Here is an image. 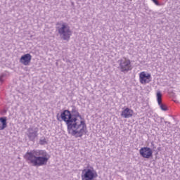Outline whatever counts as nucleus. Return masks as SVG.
Here are the masks:
<instances>
[{
    "mask_svg": "<svg viewBox=\"0 0 180 180\" xmlns=\"http://www.w3.org/2000/svg\"><path fill=\"white\" fill-rule=\"evenodd\" d=\"M60 117L68 127L69 134L73 136L76 139L82 137L84 134H86V124L82 120V116L78 112V108L75 105H72V110H64ZM78 117L81 121L78 120Z\"/></svg>",
    "mask_w": 180,
    "mask_h": 180,
    "instance_id": "f257e3e1",
    "label": "nucleus"
},
{
    "mask_svg": "<svg viewBox=\"0 0 180 180\" xmlns=\"http://www.w3.org/2000/svg\"><path fill=\"white\" fill-rule=\"evenodd\" d=\"M24 158L28 164H32L33 167H43V165H47L50 155L46 150H32L27 152Z\"/></svg>",
    "mask_w": 180,
    "mask_h": 180,
    "instance_id": "f03ea898",
    "label": "nucleus"
},
{
    "mask_svg": "<svg viewBox=\"0 0 180 180\" xmlns=\"http://www.w3.org/2000/svg\"><path fill=\"white\" fill-rule=\"evenodd\" d=\"M58 32L60 34V37L63 40H70V37H71V30L70 27L67 25L65 23H63L61 27H57Z\"/></svg>",
    "mask_w": 180,
    "mask_h": 180,
    "instance_id": "7ed1b4c3",
    "label": "nucleus"
},
{
    "mask_svg": "<svg viewBox=\"0 0 180 180\" xmlns=\"http://www.w3.org/2000/svg\"><path fill=\"white\" fill-rule=\"evenodd\" d=\"M118 63L119 68L121 72H124V74L129 72V71H131V70L133 69V68L131 67V62L129 59H120V60H118Z\"/></svg>",
    "mask_w": 180,
    "mask_h": 180,
    "instance_id": "20e7f679",
    "label": "nucleus"
},
{
    "mask_svg": "<svg viewBox=\"0 0 180 180\" xmlns=\"http://www.w3.org/2000/svg\"><path fill=\"white\" fill-rule=\"evenodd\" d=\"M95 178H98V173L96 171L92 169H84L82 171V180H94Z\"/></svg>",
    "mask_w": 180,
    "mask_h": 180,
    "instance_id": "39448f33",
    "label": "nucleus"
},
{
    "mask_svg": "<svg viewBox=\"0 0 180 180\" xmlns=\"http://www.w3.org/2000/svg\"><path fill=\"white\" fill-rule=\"evenodd\" d=\"M26 134L30 141H35L36 138L39 136V128L36 127H31L27 129Z\"/></svg>",
    "mask_w": 180,
    "mask_h": 180,
    "instance_id": "423d86ee",
    "label": "nucleus"
},
{
    "mask_svg": "<svg viewBox=\"0 0 180 180\" xmlns=\"http://www.w3.org/2000/svg\"><path fill=\"white\" fill-rule=\"evenodd\" d=\"M139 154L143 158H151L153 157V149L148 147H143L139 150Z\"/></svg>",
    "mask_w": 180,
    "mask_h": 180,
    "instance_id": "0eeeda50",
    "label": "nucleus"
},
{
    "mask_svg": "<svg viewBox=\"0 0 180 180\" xmlns=\"http://www.w3.org/2000/svg\"><path fill=\"white\" fill-rule=\"evenodd\" d=\"M156 97H157L158 103L161 110H163L164 112H167V110H168V107H167V105L162 103V94H161V91L157 92Z\"/></svg>",
    "mask_w": 180,
    "mask_h": 180,
    "instance_id": "6e6552de",
    "label": "nucleus"
},
{
    "mask_svg": "<svg viewBox=\"0 0 180 180\" xmlns=\"http://www.w3.org/2000/svg\"><path fill=\"white\" fill-rule=\"evenodd\" d=\"M30 61H32V55L30 53L25 54L21 56L20 59V63L23 64V65H29L30 64Z\"/></svg>",
    "mask_w": 180,
    "mask_h": 180,
    "instance_id": "1a4fd4ad",
    "label": "nucleus"
},
{
    "mask_svg": "<svg viewBox=\"0 0 180 180\" xmlns=\"http://www.w3.org/2000/svg\"><path fill=\"white\" fill-rule=\"evenodd\" d=\"M151 78V75L150 74H146V72H141L139 75V79L141 84H147L148 82H147V79H150Z\"/></svg>",
    "mask_w": 180,
    "mask_h": 180,
    "instance_id": "9d476101",
    "label": "nucleus"
},
{
    "mask_svg": "<svg viewBox=\"0 0 180 180\" xmlns=\"http://www.w3.org/2000/svg\"><path fill=\"white\" fill-rule=\"evenodd\" d=\"M121 116L124 117V119H129V117H131V116H133V110L129 108H125L124 110H122Z\"/></svg>",
    "mask_w": 180,
    "mask_h": 180,
    "instance_id": "9b49d317",
    "label": "nucleus"
},
{
    "mask_svg": "<svg viewBox=\"0 0 180 180\" xmlns=\"http://www.w3.org/2000/svg\"><path fill=\"white\" fill-rule=\"evenodd\" d=\"M6 120H8L6 117H0V130H5V129H6V127H8Z\"/></svg>",
    "mask_w": 180,
    "mask_h": 180,
    "instance_id": "f8f14e48",
    "label": "nucleus"
},
{
    "mask_svg": "<svg viewBox=\"0 0 180 180\" xmlns=\"http://www.w3.org/2000/svg\"><path fill=\"white\" fill-rule=\"evenodd\" d=\"M39 144L41 145V146H44V145H46V144H47V141H46V138H41L40 139H39Z\"/></svg>",
    "mask_w": 180,
    "mask_h": 180,
    "instance_id": "ddd939ff",
    "label": "nucleus"
},
{
    "mask_svg": "<svg viewBox=\"0 0 180 180\" xmlns=\"http://www.w3.org/2000/svg\"><path fill=\"white\" fill-rule=\"evenodd\" d=\"M5 77V75H0V82H4V79H2Z\"/></svg>",
    "mask_w": 180,
    "mask_h": 180,
    "instance_id": "4468645a",
    "label": "nucleus"
},
{
    "mask_svg": "<svg viewBox=\"0 0 180 180\" xmlns=\"http://www.w3.org/2000/svg\"><path fill=\"white\" fill-rule=\"evenodd\" d=\"M153 2H154V4H155V5H158V6L160 5V3L157 0H153Z\"/></svg>",
    "mask_w": 180,
    "mask_h": 180,
    "instance_id": "2eb2a0df",
    "label": "nucleus"
},
{
    "mask_svg": "<svg viewBox=\"0 0 180 180\" xmlns=\"http://www.w3.org/2000/svg\"><path fill=\"white\" fill-rule=\"evenodd\" d=\"M151 147H153V148H155V147H154V143H151Z\"/></svg>",
    "mask_w": 180,
    "mask_h": 180,
    "instance_id": "dca6fc26",
    "label": "nucleus"
},
{
    "mask_svg": "<svg viewBox=\"0 0 180 180\" xmlns=\"http://www.w3.org/2000/svg\"><path fill=\"white\" fill-rule=\"evenodd\" d=\"M57 119L60 122V118L58 117V114L57 115Z\"/></svg>",
    "mask_w": 180,
    "mask_h": 180,
    "instance_id": "f3484780",
    "label": "nucleus"
},
{
    "mask_svg": "<svg viewBox=\"0 0 180 180\" xmlns=\"http://www.w3.org/2000/svg\"><path fill=\"white\" fill-rule=\"evenodd\" d=\"M165 123H168V124H171V122L165 121Z\"/></svg>",
    "mask_w": 180,
    "mask_h": 180,
    "instance_id": "a211bd4d",
    "label": "nucleus"
}]
</instances>
